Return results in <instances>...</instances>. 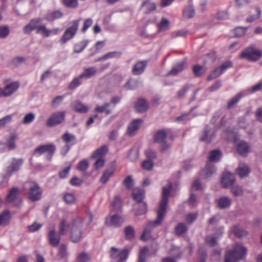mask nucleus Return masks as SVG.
<instances>
[{
    "instance_id": "43",
    "label": "nucleus",
    "mask_w": 262,
    "mask_h": 262,
    "mask_svg": "<svg viewBox=\"0 0 262 262\" xmlns=\"http://www.w3.org/2000/svg\"><path fill=\"white\" fill-rule=\"evenodd\" d=\"M193 72L196 77L201 76L206 71L205 68L198 64L194 65L192 68Z\"/></svg>"
},
{
    "instance_id": "1",
    "label": "nucleus",
    "mask_w": 262,
    "mask_h": 262,
    "mask_svg": "<svg viewBox=\"0 0 262 262\" xmlns=\"http://www.w3.org/2000/svg\"><path fill=\"white\" fill-rule=\"evenodd\" d=\"M172 183L167 181V187H163L162 189V198L157 211L158 217L156 220L150 222L145 228L141 236V239L146 241L150 238L151 231L154 227L161 225L165 217L168 206V196L172 189Z\"/></svg>"
},
{
    "instance_id": "57",
    "label": "nucleus",
    "mask_w": 262,
    "mask_h": 262,
    "mask_svg": "<svg viewBox=\"0 0 262 262\" xmlns=\"http://www.w3.org/2000/svg\"><path fill=\"white\" fill-rule=\"evenodd\" d=\"M210 131V128L208 125H206L203 132V134L200 137V140L202 142L207 141L208 138V135Z\"/></svg>"
},
{
    "instance_id": "48",
    "label": "nucleus",
    "mask_w": 262,
    "mask_h": 262,
    "mask_svg": "<svg viewBox=\"0 0 262 262\" xmlns=\"http://www.w3.org/2000/svg\"><path fill=\"white\" fill-rule=\"evenodd\" d=\"M247 30V28L238 27L234 30L233 32L235 37H240L246 34Z\"/></svg>"
},
{
    "instance_id": "64",
    "label": "nucleus",
    "mask_w": 262,
    "mask_h": 262,
    "mask_svg": "<svg viewBox=\"0 0 262 262\" xmlns=\"http://www.w3.org/2000/svg\"><path fill=\"white\" fill-rule=\"evenodd\" d=\"M89 259L88 254L86 253L82 252L77 256V262H87Z\"/></svg>"
},
{
    "instance_id": "33",
    "label": "nucleus",
    "mask_w": 262,
    "mask_h": 262,
    "mask_svg": "<svg viewBox=\"0 0 262 262\" xmlns=\"http://www.w3.org/2000/svg\"><path fill=\"white\" fill-rule=\"evenodd\" d=\"M133 197L137 204L141 203L144 197V192L142 189H135L133 192Z\"/></svg>"
},
{
    "instance_id": "17",
    "label": "nucleus",
    "mask_w": 262,
    "mask_h": 262,
    "mask_svg": "<svg viewBox=\"0 0 262 262\" xmlns=\"http://www.w3.org/2000/svg\"><path fill=\"white\" fill-rule=\"evenodd\" d=\"M19 83L18 81L12 82L7 84L3 89V96L8 97L12 95L19 87Z\"/></svg>"
},
{
    "instance_id": "24",
    "label": "nucleus",
    "mask_w": 262,
    "mask_h": 262,
    "mask_svg": "<svg viewBox=\"0 0 262 262\" xmlns=\"http://www.w3.org/2000/svg\"><path fill=\"white\" fill-rule=\"evenodd\" d=\"M186 67L185 61H182L175 65L173 68L169 72V75H176L179 73L182 72Z\"/></svg>"
},
{
    "instance_id": "6",
    "label": "nucleus",
    "mask_w": 262,
    "mask_h": 262,
    "mask_svg": "<svg viewBox=\"0 0 262 262\" xmlns=\"http://www.w3.org/2000/svg\"><path fill=\"white\" fill-rule=\"evenodd\" d=\"M79 21L80 20H74L71 22V26L66 29L59 40L61 45L65 44L67 41L74 37L78 31Z\"/></svg>"
},
{
    "instance_id": "15",
    "label": "nucleus",
    "mask_w": 262,
    "mask_h": 262,
    "mask_svg": "<svg viewBox=\"0 0 262 262\" xmlns=\"http://www.w3.org/2000/svg\"><path fill=\"white\" fill-rule=\"evenodd\" d=\"M105 223L109 226H113L115 227H118L122 225L123 223V218L118 215L114 214L106 219Z\"/></svg>"
},
{
    "instance_id": "41",
    "label": "nucleus",
    "mask_w": 262,
    "mask_h": 262,
    "mask_svg": "<svg viewBox=\"0 0 262 262\" xmlns=\"http://www.w3.org/2000/svg\"><path fill=\"white\" fill-rule=\"evenodd\" d=\"M114 172V170L113 169L106 170L103 172L100 178V182L103 184L106 183L110 179V178L113 175Z\"/></svg>"
},
{
    "instance_id": "3",
    "label": "nucleus",
    "mask_w": 262,
    "mask_h": 262,
    "mask_svg": "<svg viewBox=\"0 0 262 262\" xmlns=\"http://www.w3.org/2000/svg\"><path fill=\"white\" fill-rule=\"evenodd\" d=\"M24 190L27 194L28 198L32 202L38 201L41 198L42 189L34 182H26L24 185Z\"/></svg>"
},
{
    "instance_id": "42",
    "label": "nucleus",
    "mask_w": 262,
    "mask_h": 262,
    "mask_svg": "<svg viewBox=\"0 0 262 262\" xmlns=\"http://www.w3.org/2000/svg\"><path fill=\"white\" fill-rule=\"evenodd\" d=\"M125 238L128 240L133 239L135 235V230L131 226H128L124 229Z\"/></svg>"
},
{
    "instance_id": "20",
    "label": "nucleus",
    "mask_w": 262,
    "mask_h": 262,
    "mask_svg": "<svg viewBox=\"0 0 262 262\" xmlns=\"http://www.w3.org/2000/svg\"><path fill=\"white\" fill-rule=\"evenodd\" d=\"M142 123L143 120L142 119H136L134 120L128 127V134L131 136H134L135 132L139 129Z\"/></svg>"
},
{
    "instance_id": "26",
    "label": "nucleus",
    "mask_w": 262,
    "mask_h": 262,
    "mask_svg": "<svg viewBox=\"0 0 262 262\" xmlns=\"http://www.w3.org/2000/svg\"><path fill=\"white\" fill-rule=\"evenodd\" d=\"M11 216L9 211L5 210L0 213V226L7 225L11 220Z\"/></svg>"
},
{
    "instance_id": "47",
    "label": "nucleus",
    "mask_w": 262,
    "mask_h": 262,
    "mask_svg": "<svg viewBox=\"0 0 262 262\" xmlns=\"http://www.w3.org/2000/svg\"><path fill=\"white\" fill-rule=\"evenodd\" d=\"M232 231L236 236L239 237L246 236L248 234V233L246 231L241 229L236 226H235L233 228Z\"/></svg>"
},
{
    "instance_id": "11",
    "label": "nucleus",
    "mask_w": 262,
    "mask_h": 262,
    "mask_svg": "<svg viewBox=\"0 0 262 262\" xmlns=\"http://www.w3.org/2000/svg\"><path fill=\"white\" fill-rule=\"evenodd\" d=\"M64 112H57L53 114L48 119L47 124L48 126L50 127L55 126L61 123L64 121Z\"/></svg>"
},
{
    "instance_id": "40",
    "label": "nucleus",
    "mask_w": 262,
    "mask_h": 262,
    "mask_svg": "<svg viewBox=\"0 0 262 262\" xmlns=\"http://www.w3.org/2000/svg\"><path fill=\"white\" fill-rule=\"evenodd\" d=\"M63 199L68 204H73L76 201V198L73 193H66L64 194Z\"/></svg>"
},
{
    "instance_id": "12",
    "label": "nucleus",
    "mask_w": 262,
    "mask_h": 262,
    "mask_svg": "<svg viewBox=\"0 0 262 262\" xmlns=\"http://www.w3.org/2000/svg\"><path fill=\"white\" fill-rule=\"evenodd\" d=\"M167 136V133L164 130H160L157 132L154 136L155 142L161 143V149L164 151L170 147V145L165 142V139Z\"/></svg>"
},
{
    "instance_id": "7",
    "label": "nucleus",
    "mask_w": 262,
    "mask_h": 262,
    "mask_svg": "<svg viewBox=\"0 0 262 262\" xmlns=\"http://www.w3.org/2000/svg\"><path fill=\"white\" fill-rule=\"evenodd\" d=\"M262 56V52L259 50L255 49L253 46L247 48L240 54L241 58H245L251 61H256Z\"/></svg>"
},
{
    "instance_id": "13",
    "label": "nucleus",
    "mask_w": 262,
    "mask_h": 262,
    "mask_svg": "<svg viewBox=\"0 0 262 262\" xmlns=\"http://www.w3.org/2000/svg\"><path fill=\"white\" fill-rule=\"evenodd\" d=\"M23 163L22 159H13L10 165L7 167L6 173L11 175L13 172L18 171Z\"/></svg>"
},
{
    "instance_id": "16",
    "label": "nucleus",
    "mask_w": 262,
    "mask_h": 262,
    "mask_svg": "<svg viewBox=\"0 0 262 262\" xmlns=\"http://www.w3.org/2000/svg\"><path fill=\"white\" fill-rule=\"evenodd\" d=\"M223 233V227H221L216 232L214 235H208L206 237V244L211 247H214L217 244V239Z\"/></svg>"
},
{
    "instance_id": "8",
    "label": "nucleus",
    "mask_w": 262,
    "mask_h": 262,
    "mask_svg": "<svg viewBox=\"0 0 262 262\" xmlns=\"http://www.w3.org/2000/svg\"><path fill=\"white\" fill-rule=\"evenodd\" d=\"M56 150V146L53 144H45L39 146L34 151V155L39 156L43 153H47V159L51 160Z\"/></svg>"
},
{
    "instance_id": "62",
    "label": "nucleus",
    "mask_w": 262,
    "mask_h": 262,
    "mask_svg": "<svg viewBox=\"0 0 262 262\" xmlns=\"http://www.w3.org/2000/svg\"><path fill=\"white\" fill-rule=\"evenodd\" d=\"M12 119V115H8L0 119V128H2L10 122Z\"/></svg>"
},
{
    "instance_id": "36",
    "label": "nucleus",
    "mask_w": 262,
    "mask_h": 262,
    "mask_svg": "<svg viewBox=\"0 0 262 262\" xmlns=\"http://www.w3.org/2000/svg\"><path fill=\"white\" fill-rule=\"evenodd\" d=\"M107 151V148L106 146L104 145L101 147L100 148L97 149L94 152L92 155L93 158H103L104 155L106 154Z\"/></svg>"
},
{
    "instance_id": "53",
    "label": "nucleus",
    "mask_w": 262,
    "mask_h": 262,
    "mask_svg": "<svg viewBox=\"0 0 262 262\" xmlns=\"http://www.w3.org/2000/svg\"><path fill=\"white\" fill-rule=\"evenodd\" d=\"M58 256L61 258H66L68 256L67 248L65 245H61L59 248Z\"/></svg>"
},
{
    "instance_id": "30",
    "label": "nucleus",
    "mask_w": 262,
    "mask_h": 262,
    "mask_svg": "<svg viewBox=\"0 0 262 262\" xmlns=\"http://www.w3.org/2000/svg\"><path fill=\"white\" fill-rule=\"evenodd\" d=\"M62 13L59 11L49 12L45 16V19L48 21H53L62 16Z\"/></svg>"
},
{
    "instance_id": "14",
    "label": "nucleus",
    "mask_w": 262,
    "mask_h": 262,
    "mask_svg": "<svg viewBox=\"0 0 262 262\" xmlns=\"http://www.w3.org/2000/svg\"><path fill=\"white\" fill-rule=\"evenodd\" d=\"M235 181L233 174L226 172H224L222 177L221 183L225 188L230 187L233 185Z\"/></svg>"
},
{
    "instance_id": "39",
    "label": "nucleus",
    "mask_w": 262,
    "mask_h": 262,
    "mask_svg": "<svg viewBox=\"0 0 262 262\" xmlns=\"http://www.w3.org/2000/svg\"><path fill=\"white\" fill-rule=\"evenodd\" d=\"M222 156L221 151L219 150H212L209 157V162L217 161L220 160Z\"/></svg>"
},
{
    "instance_id": "51",
    "label": "nucleus",
    "mask_w": 262,
    "mask_h": 262,
    "mask_svg": "<svg viewBox=\"0 0 262 262\" xmlns=\"http://www.w3.org/2000/svg\"><path fill=\"white\" fill-rule=\"evenodd\" d=\"M82 78H80V75L76 78H75L70 83L69 89L73 90L78 87L81 84V79Z\"/></svg>"
},
{
    "instance_id": "28",
    "label": "nucleus",
    "mask_w": 262,
    "mask_h": 262,
    "mask_svg": "<svg viewBox=\"0 0 262 262\" xmlns=\"http://www.w3.org/2000/svg\"><path fill=\"white\" fill-rule=\"evenodd\" d=\"M142 7L144 9L145 13H149L156 10V5L150 0H146L143 2Z\"/></svg>"
},
{
    "instance_id": "55",
    "label": "nucleus",
    "mask_w": 262,
    "mask_h": 262,
    "mask_svg": "<svg viewBox=\"0 0 262 262\" xmlns=\"http://www.w3.org/2000/svg\"><path fill=\"white\" fill-rule=\"evenodd\" d=\"M75 139L76 138L74 135L70 134L68 133L64 134L62 136V140L67 144H68L73 141H75Z\"/></svg>"
},
{
    "instance_id": "27",
    "label": "nucleus",
    "mask_w": 262,
    "mask_h": 262,
    "mask_svg": "<svg viewBox=\"0 0 262 262\" xmlns=\"http://www.w3.org/2000/svg\"><path fill=\"white\" fill-rule=\"evenodd\" d=\"M135 214L136 215H140L145 214L147 210V204L141 203L134 205Z\"/></svg>"
},
{
    "instance_id": "54",
    "label": "nucleus",
    "mask_w": 262,
    "mask_h": 262,
    "mask_svg": "<svg viewBox=\"0 0 262 262\" xmlns=\"http://www.w3.org/2000/svg\"><path fill=\"white\" fill-rule=\"evenodd\" d=\"M35 119V115L33 113L27 114L24 118L22 123L24 124L31 123Z\"/></svg>"
},
{
    "instance_id": "52",
    "label": "nucleus",
    "mask_w": 262,
    "mask_h": 262,
    "mask_svg": "<svg viewBox=\"0 0 262 262\" xmlns=\"http://www.w3.org/2000/svg\"><path fill=\"white\" fill-rule=\"evenodd\" d=\"M89 167V162L86 160H83L79 162L77 168L80 171H85Z\"/></svg>"
},
{
    "instance_id": "58",
    "label": "nucleus",
    "mask_w": 262,
    "mask_h": 262,
    "mask_svg": "<svg viewBox=\"0 0 262 262\" xmlns=\"http://www.w3.org/2000/svg\"><path fill=\"white\" fill-rule=\"evenodd\" d=\"M112 206L114 209L118 210L120 209L121 206V200L118 196H116L112 203Z\"/></svg>"
},
{
    "instance_id": "46",
    "label": "nucleus",
    "mask_w": 262,
    "mask_h": 262,
    "mask_svg": "<svg viewBox=\"0 0 262 262\" xmlns=\"http://www.w3.org/2000/svg\"><path fill=\"white\" fill-rule=\"evenodd\" d=\"M243 94L242 93H239L235 96L232 99H231L227 105V107L228 108H231L235 105L241 99V98L243 96Z\"/></svg>"
},
{
    "instance_id": "21",
    "label": "nucleus",
    "mask_w": 262,
    "mask_h": 262,
    "mask_svg": "<svg viewBox=\"0 0 262 262\" xmlns=\"http://www.w3.org/2000/svg\"><path fill=\"white\" fill-rule=\"evenodd\" d=\"M214 166L210 162H208L206 167L200 173L201 176L205 179L209 178L214 172Z\"/></svg>"
},
{
    "instance_id": "4",
    "label": "nucleus",
    "mask_w": 262,
    "mask_h": 262,
    "mask_svg": "<svg viewBox=\"0 0 262 262\" xmlns=\"http://www.w3.org/2000/svg\"><path fill=\"white\" fill-rule=\"evenodd\" d=\"M247 249L239 244H236L233 250L226 252L225 256V262H237V260L244 258L246 254Z\"/></svg>"
},
{
    "instance_id": "44",
    "label": "nucleus",
    "mask_w": 262,
    "mask_h": 262,
    "mask_svg": "<svg viewBox=\"0 0 262 262\" xmlns=\"http://www.w3.org/2000/svg\"><path fill=\"white\" fill-rule=\"evenodd\" d=\"M148 252V249L147 247H144L140 249L139 256L138 262H145Z\"/></svg>"
},
{
    "instance_id": "45",
    "label": "nucleus",
    "mask_w": 262,
    "mask_h": 262,
    "mask_svg": "<svg viewBox=\"0 0 262 262\" xmlns=\"http://www.w3.org/2000/svg\"><path fill=\"white\" fill-rule=\"evenodd\" d=\"M88 43V41L83 40L79 43H76L74 46V52L76 53L81 52L86 48Z\"/></svg>"
},
{
    "instance_id": "19",
    "label": "nucleus",
    "mask_w": 262,
    "mask_h": 262,
    "mask_svg": "<svg viewBox=\"0 0 262 262\" xmlns=\"http://www.w3.org/2000/svg\"><path fill=\"white\" fill-rule=\"evenodd\" d=\"M236 146L238 154L242 156H246L250 151L249 145L244 141H241L236 145Z\"/></svg>"
},
{
    "instance_id": "35",
    "label": "nucleus",
    "mask_w": 262,
    "mask_h": 262,
    "mask_svg": "<svg viewBox=\"0 0 262 262\" xmlns=\"http://www.w3.org/2000/svg\"><path fill=\"white\" fill-rule=\"evenodd\" d=\"M17 139V135L15 133L11 134L10 138L7 141V146L8 150H13L15 148V141Z\"/></svg>"
},
{
    "instance_id": "63",
    "label": "nucleus",
    "mask_w": 262,
    "mask_h": 262,
    "mask_svg": "<svg viewBox=\"0 0 262 262\" xmlns=\"http://www.w3.org/2000/svg\"><path fill=\"white\" fill-rule=\"evenodd\" d=\"M96 161L94 163V167L95 169H99L102 167L105 163V160L104 158H96Z\"/></svg>"
},
{
    "instance_id": "25",
    "label": "nucleus",
    "mask_w": 262,
    "mask_h": 262,
    "mask_svg": "<svg viewBox=\"0 0 262 262\" xmlns=\"http://www.w3.org/2000/svg\"><path fill=\"white\" fill-rule=\"evenodd\" d=\"M97 71L95 67H91L84 69L83 72L80 75V78L89 79L94 76Z\"/></svg>"
},
{
    "instance_id": "49",
    "label": "nucleus",
    "mask_w": 262,
    "mask_h": 262,
    "mask_svg": "<svg viewBox=\"0 0 262 262\" xmlns=\"http://www.w3.org/2000/svg\"><path fill=\"white\" fill-rule=\"evenodd\" d=\"M177 235H180L185 233L187 230L186 226L183 223H179L175 229Z\"/></svg>"
},
{
    "instance_id": "31",
    "label": "nucleus",
    "mask_w": 262,
    "mask_h": 262,
    "mask_svg": "<svg viewBox=\"0 0 262 262\" xmlns=\"http://www.w3.org/2000/svg\"><path fill=\"white\" fill-rule=\"evenodd\" d=\"M19 190L16 187H13L11 188L6 199L7 202L10 203L13 202L15 199L17 198Z\"/></svg>"
},
{
    "instance_id": "2",
    "label": "nucleus",
    "mask_w": 262,
    "mask_h": 262,
    "mask_svg": "<svg viewBox=\"0 0 262 262\" xmlns=\"http://www.w3.org/2000/svg\"><path fill=\"white\" fill-rule=\"evenodd\" d=\"M70 227V224H67L66 221H61L59 226V233H57L54 229L51 230L48 232V237L49 244L53 247L57 246L61 239L60 235L65 234Z\"/></svg>"
},
{
    "instance_id": "34",
    "label": "nucleus",
    "mask_w": 262,
    "mask_h": 262,
    "mask_svg": "<svg viewBox=\"0 0 262 262\" xmlns=\"http://www.w3.org/2000/svg\"><path fill=\"white\" fill-rule=\"evenodd\" d=\"M121 53L119 52L114 51L107 53L103 56L99 57V58L95 60L96 62L100 61L101 60H104L108 58H112L115 57H118L121 55Z\"/></svg>"
},
{
    "instance_id": "5",
    "label": "nucleus",
    "mask_w": 262,
    "mask_h": 262,
    "mask_svg": "<svg viewBox=\"0 0 262 262\" xmlns=\"http://www.w3.org/2000/svg\"><path fill=\"white\" fill-rule=\"evenodd\" d=\"M82 220L81 218L74 220L72 224L70 238L73 243L78 242L82 237Z\"/></svg>"
},
{
    "instance_id": "23",
    "label": "nucleus",
    "mask_w": 262,
    "mask_h": 262,
    "mask_svg": "<svg viewBox=\"0 0 262 262\" xmlns=\"http://www.w3.org/2000/svg\"><path fill=\"white\" fill-rule=\"evenodd\" d=\"M146 67V62L145 61H139L136 63L133 68V74L138 75L142 74L145 70Z\"/></svg>"
},
{
    "instance_id": "61",
    "label": "nucleus",
    "mask_w": 262,
    "mask_h": 262,
    "mask_svg": "<svg viewBox=\"0 0 262 262\" xmlns=\"http://www.w3.org/2000/svg\"><path fill=\"white\" fill-rule=\"evenodd\" d=\"M41 22V19L40 18H35L33 19L30 21V24L32 27V28L33 30H38V28H39L40 26L39 25L40 23Z\"/></svg>"
},
{
    "instance_id": "59",
    "label": "nucleus",
    "mask_w": 262,
    "mask_h": 262,
    "mask_svg": "<svg viewBox=\"0 0 262 262\" xmlns=\"http://www.w3.org/2000/svg\"><path fill=\"white\" fill-rule=\"evenodd\" d=\"M153 166V162L150 160H145L142 164V167L143 168L147 170H151Z\"/></svg>"
},
{
    "instance_id": "60",
    "label": "nucleus",
    "mask_w": 262,
    "mask_h": 262,
    "mask_svg": "<svg viewBox=\"0 0 262 262\" xmlns=\"http://www.w3.org/2000/svg\"><path fill=\"white\" fill-rule=\"evenodd\" d=\"M138 85V81L135 80H129L125 85L126 89L128 90H133Z\"/></svg>"
},
{
    "instance_id": "56",
    "label": "nucleus",
    "mask_w": 262,
    "mask_h": 262,
    "mask_svg": "<svg viewBox=\"0 0 262 262\" xmlns=\"http://www.w3.org/2000/svg\"><path fill=\"white\" fill-rule=\"evenodd\" d=\"M109 103H105L103 106H97L95 108V112L97 113H102L105 112L106 115L110 114L111 112V110H107V107L110 105Z\"/></svg>"
},
{
    "instance_id": "50",
    "label": "nucleus",
    "mask_w": 262,
    "mask_h": 262,
    "mask_svg": "<svg viewBox=\"0 0 262 262\" xmlns=\"http://www.w3.org/2000/svg\"><path fill=\"white\" fill-rule=\"evenodd\" d=\"M194 9L192 6L187 7L184 12L183 15L186 18H191L194 15Z\"/></svg>"
},
{
    "instance_id": "18",
    "label": "nucleus",
    "mask_w": 262,
    "mask_h": 262,
    "mask_svg": "<svg viewBox=\"0 0 262 262\" xmlns=\"http://www.w3.org/2000/svg\"><path fill=\"white\" fill-rule=\"evenodd\" d=\"M59 32L58 28H55L52 30L47 29L45 25H41L38 30L36 31V33L40 34L44 37H48L51 35H55Z\"/></svg>"
},
{
    "instance_id": "9",
    "label": "nucleus",
    "mask_w": 262,
    "mask_h": 262,
    "mask_svg": "<svg viewBox=\"0 0 262 262\" xmlns=\"http://www.w3.org/2000/svg\"><path fill=\"white\" fill-rule=\"evenodd\" d=\"M129 251L126 249L119 250L115 247H112L110 250V257L112 259L117 260V262H124L128 256Z\"/></svg>"
},
{
    "instance_id": "10",
    "label": "nucleus",
    "mask_w": 262,
    "mask_h": 262,
    "mask_svg": "<svg viewBox=\"0 0 262 262\" xmlns=\"http://www.w3.org/2000/svg\"><path fill=\"white\" fill-rule=\"evenodd\" d=\"M233 64L230 61H227L221 65L220 67L214 69L207 77V80L210 81L215 79L222 74L228 69L231 68Z\"/></svg>"
},
{
    "instance_id": "38",
    "label": "nucleus",
    "mask_w": 262,
    "mask_h": 262,
    "mask_svg": "<svg viewBox=\"0 0 262 262\" xmlns=\"http://www.w3.org/2000/svg\"><path fill=\"white\" fill-rule=\"evenodd\" d=\"M237 172L241 178L245 177L250 172V169L247 165H241L237 169Z\"/></svg>"
},
{
    "instance_id": "32",
    "label": "nucleus",
    "mask_w": 262,
    "mask_h": 262,
    "mask_svg": "<svg viewBox=\"0 0 262 262\" xmlns=\"http://www.w3.org/2000/svg\"><path fill=\"white\" fill-rule=\"evenodd\" d=\"M169 21L165 17H162L161 21L157 25L159 32L165 31L169 28Z\"/></svg>"
},
{
    "instance_id": "22",
    "label": "nucleus",
    "mask_w": 262,
    "mask_h": 262,
    "mask_svg": "<svg viewBox=\"0 0 262 262\" xmlns=\"http://www.w3.org/2000/svg\"><path fill=\"white\" fill-rule=\"evenodd\" d=\"M148 107V104L146 101L144 99H139L135 104V108L138 113H143L146 112Z\"/></svg>"
},
{
    "instance_id": "37",
    "label": "nucleus",
    "mask_w": 262,
    "mask_h": 262,
    "mask_svg": "<svg viewBox=\"0 0 262 262\" xmlns=\"http://www.w3.org/2000/svg\"><path fill=\"white\" fill-rule=\"evenodd\" d=\"M231 203V199L227 196L222 197L217 201L218 205L221 208H225L229 207Z\"/></svg>"
},
{
    "instance_id": "29",
    "label": "nucleus",
    "mask_w": 262,
    "mask_h": 262,
    "mask_svg": "<svg viewBox=\"0 0 262 262\" xmlns=\"http://www.w3.org/2000/svg\"><path fill=\"white\" fill-rule=\"evenodd\" d=\"M73 108L75 112L80 113H86L89 110L87 106L79 101H76L73 103Z\"/></svg>"
}]
</instances>
